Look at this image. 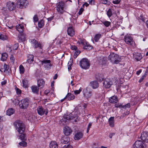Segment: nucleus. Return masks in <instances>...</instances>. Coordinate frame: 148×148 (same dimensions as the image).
Returning <instances> with one entry per match:
<instances>
[{"label": "nucleus", "instance_id": "49", "mask_svg": "<svg viewBox=\"0 0 148 148\" xmlns=\"http://www.w3.org/2000/svg\"><path fill=\"white\" fill-rule=\"evenodd\" d=\"M15 89L16 93L17 94L19 95L21 93V90H20L17 87H16V88Z\"/></svg>", "mask_w": 148, "mask_h": 148}, {"label": "nucleus", "instance_id": "51", "mask_svg": "<svg viewBox=\"0 0 148 148\" xmlns=\"http://www.w3.org/2000/svg\"><path fill=\"white\" fill-rule=\"evenodd\" d=\"M71 48L72 50H77V46L75 45H71Z\"/></svg>", "mask_w": 148, "mask_h": 148}, {"label": "nucleus", "instance_id": "40", "mask_svg": "<svg viewBox=\"0 0 148 148\" xmlns=\"http://www.w3.org/2000/svg\"><path fill=\"white\" fill-rule=\"evenodd\" d=\"M114 106L116 108H122L123 107V105H122V104H121V103H116Z\"/></svg>", "mask_w": 148, "mask_h": 148}, {"label": "nucleus", "instance_id": "43", "mask_svg": "<svg viewBox=\"0 0 148 148\" xmlns=\"http://www.w3.org/2000/svg\"><path fill=\"white\" fill-rule=\"evenodd\" d=\"M107 14L108 17H110L112 15L111 10L109 9L107 12Z\"/></svg>", "mask_w": 148, "mask_h": 148}, {"label": "nucleus", "instance_id": "24", "mask_svg": "<svg viewBox=\"0 0 148 148\" xmlns=\"http://www.w3.org/2000/svg\"><path fill=\"white\" fill-rule=\"evenodd\" d=\"M39 87L35 85L32 86L31 87V89L32 92L34 93L38 94L39 92Z\"/></svg>", "mask_w": 148, "mask_h": 148}, {"label": "nucleus", "instance_id": "34", "mask_svg": "<svg viewBox=\"0 0 148 148\" xmlns=\"http://www.w3.org/2000/svg\"><path fill=\"white\" fill-rule=\"evenodd\" d=\"M14 112V110L12 108H10L8 109L6 111V113L7 115L9 116H10Z\"/></svg>", "mask_w": 148, "mask_h": 148}, {"label": "nucleus", "instance_id": "57", "mask_svg": "<svg viewBox=\"0 0 148 148\" xmlns=\"http://www.w3.org/2000/svg\"><path fill=\"white\" fill-rule=\"evenodd\" d=\"M101 2L103 4H106L108 3V1L107 0H101Z\"/></svg>", "mask_w": 148, "mask_h": 148}, {"label": "nucleus", "instance_id": "55", "mask_svg": "<svg viewBox=\"0 0 148 148\" xmlns=\"http://www.w3.org/2000/svg\"><path fill=\"white\" fill-rule=\"evenodd\" d=\"M138 18L142 21L143 22H144L145 21V19L143 16L142 15H140L138 17Z\"/></svg>", "mask_w": 148, "mask_h": 148}, {"label": "nucleus", "instance_id": "36", "mask_svg": "<svg viewBox=\"0 0 148 148\" xmlns=\"http://www.w3.org/2000/svg\"><path fill=\"white\" fill-rule=\"evenodd\" d=\"M44 25V21L43 20H41L38 23V26L39 27L41 28Z\"/></svg>", "mask_w": 148, "mask_h": 148}, {"label": "nucleus", "instance_id": "50", "mask_svg": "<svg viewBox=\"0 0 148 148\" xmlns=\"http://www.w3.org/2000/svg\"><path fill=\"white\" fill-rule=\"evenodd\" d=\"M33 19L34 22H36L38 21V18L36 15H35L33 17Z\"/></svg>", "mask_w": 148, "mask_h": 148}, {"label": "nucleus", "instance_id": "35", "mask_svg": "<svg viewBox=\"0 0 148 148\" xmlns=\"http://www.w3.org/2000/svg\"><path fill=\"white\" fill-rule=\"evenodd\" d=\"M23 86L24 88H26L28 87V81L26 79H24L22 81Z\"/></svg>", "mask_w": 148, "mask_h": 148}, {"label": "nucleus", "instance_id": "3", "mask_svg": "<svg viewBox=\"0 0 148 148\" xmlns=\"http://www.w3.org/2000/svg\"><path fill=\"white\" fill-rule=\"evenodd\" d=\"M80 66L83 69H88L90 66L89 61L86 58L82 59L80 62Z\"/></svg>", "mask_w": 148, "mask_h": 148}, {"label": "nucleus", "instance_id": "27", "mask_svg": "<svg viewBox=\"0 0 148 148\" xmlns=\"http://www.w3.org/2000/svg\"><path fill=\"white\" fill-rule=\"evenodd\" d=\"M49 147L50 148H58V144L56 142L52 141L50 143Z\"/></svg>", "mask_w": 148, "mask_h": 148}, {"label": "nucleus", "instance_id": "37", "mask_svg": "<svg viewBox=\"0 0 148 148\" xmlns=\"http://www.w3.org/2000/svg\"><path fill=\"white\" fill-rule=\"evenodd\" d=\"M25 141H22L21 142L19 143V145L24 147H26L27 145V143Z\"/></svg>", "mask_w": 148, "mask_h": 148}, {"label": "nucleus", "instance_id": "1", "mask_svg": "<svg viewBox=\"0 0 148 148\" xmlns=\"http://www.w3.org/2000/svg\"><path fill=\"white\" fill-rule=\"evenodd\" d=\"M14 124L17 131L21 134L19 136V138L22 141H26L27 138L25 134L23 133L25 130L24 124L20 121H17L14 123Z\"/></svg>", "mask_w": 148, "mask_h": 148}, {"label": "nucleus", "instance_id": "4", "mask_svg": "<svg viewBox=\"0 0 148 148\" xmlns=\"http://www.w3.org/2000/svg\"><path fill=\"white\" fill-rule=\"evenodd\" d=\"M29 99L26 98L20 101L19 106L21 108L25 109L27 108L29 105Z\"/></svg>", "mask_w": 148, "mask_h": 148}, {"label": "nucleus", "instance_id": "52", "mask_svg": "<svg viewBox=\"0 0 148 148\" xmlns=\"http://www.w3.org/2000/svg\"><path fill=\"white\" fill-rule=\"evenodd\" d=\"M78 42L79 44H82L84 46L85 45V44L86 42H84L82 40H80V41H79Z\"/></svg>", "mask_w": 148, "mask_h": 148}, {"label": "nucleus", "instance_id": "9", "mask_svg": "<svg viewBox=\"0 0 148 148\" xmlns=\"http://www.w3.org/2000/svg\"><path fill=\"white\" fill-rule=\"evenodd\" d=\"M83 95L87 98H90L92 95V91L89 88L87 87L83 90Z\"/></svg>", "mask_w": 148, "mask_h": 148}, {"label": "nucleus", "instance_id": "11", "mask_svg": "<svg viewBox=\"0 0 148 148\" xmlns=\"http://www.w3.org/2000/svg\"><path fill=\"white\" fill-rule=\"evenodd\" d=\"M73 114V113H72L71 114L66 115V116H64V118L65 119H66V120H73L74 119H75V122H77V121L79 120V118L77 116V115H75L74 116H72Z\"/></svg>", "mask_w": 148, "mask_h": 148}, {"label": "nucleus", "instance_id": "59", "mask_svg": "<svg viewBox=\"0 0 148 148\" xmlns=\"http://www.w3.org/2000/svg\"><path fill=\"white\" fill-rule=\"evenodd\" d=\"M144 75H143L140 78L138 82L139 83H141L143 80L144 78Z\"/></svg>", "mask_w": 148, "mask_h": 148}, {"label": "nucleus", "instance_id": "62", "mask_svg": "<svg viewBox=\"0 0 148 148\" xmlns=\"http://www.w3.org/2000/svg\"><path fill=\"white\" fill-rule=\"evenodd\" d=\"M7 83V82L6 80H4V81L2 82H1V84L2 86H3L4 85H5Z\"/></svg>", "mask_w": 148, "mask_h": 148}, {"label": "nucleus", "instance_id": "18", "mask_svg": "<svg viewBox=\"0 0 148 148\" xmlns=\"http://www.w3.org/2000/svg\"><path fill=\"white\" fill-rule=\"evenodd\" d=\"M118 101V98L116 96L114 95L109 98V101L112 103H116Z\"/></svg>", "mask_w": 148, "mask_h": 148}, {"label": "nucleus", "instance_id": "15", "mask_svg": "<svg viewBox=\"0 0 148 148\" xmlns=\"http://www.w3.org/2000/svg\"><path fill=\"white\" fill-rule=\"evenodd\" d=\"M16 5L13 2L9 1L7 5V7L8 9L10 11L14 10L16 8Z\"/></svg>", "mask_w": 148, "mask_h": 148}, {"label": "nucleus", "instance_id": "6", "mask_svg": "<svg viewBox=\"0 0 148 148\" xmlns=\"http://www.w3.org/2000/svg\"><path fill=\"white\" fill-rule=\"evenodd\" d=\"M56 8L58 13L59 14H62L65 11L64 10V4L63 3L59 2L58 3Z\"/></svg>", "mask_w": 148, "mask_h": 148}, {"label": "nucleus", "instance_id": "12", "mask_svg": "<svg viewBox=\"0 0 148 148\" xmlns=\"http://www.w3.org/2000/svg\"><path fill=\"white\" fill-rule=\"evenodd\" d=\"M41 64L42 65H44L45 68L48 69L50 68L52 66V65L50 63L51 61L50 60H44L41 61Z\"/></svg>", "mask_w": 148, "mask_h": 148}, {"label": "nucleus", "instance_id": "25", "mask_svg": "<svg viewBox=\"0 0 148 148\" xmlns=\"http://www.w3.org/2000/svg\"><path fill=\"white\" fill-rule=\"evenodd\" d=\"M45 84V82L43 79H39L38 81V85L40 88H42Z\"/></svg>", "mask_w": 148, "mask_h": 148}, {"label": "nucleus", "instance_id": "8", "mask_svg": "<svg viewBox=\"0 0 148 148\" xmlns=\"http://www.w3.org/2000/svg\"><path fill=\"white\" fill-rule=\"evenodd\" d=\"M133 148H145V144L140 140L136 141L133 145Z\"/></svg>", "mask_w": 148, "mask_h": 148}, {"label": "nucleus", "instance_id": "10", "mask_svg": "<svg viewBox=\"0 0 148 148\" xmlns=\"http://www.w3.org/2000/svg\"><path fill=\"white\" fill-rule=\"evenodd\" d=\"M37 110L38 114L41 116L44 115V114L47 115L48 112V110L47 109H44L41 106H39L37 108Z\"/></svg>", "mask_w": 148, "mask_h": 148}, {"label": "nucleus", "instance_id": "39", "mask_svg": "<svg viewBox=\"0 0 148 148\" xmlns=\"http://www.w3.org/2000/svg\"><path fill=\"white\" fill-rule=\"evenodd\" d=\"M19 70L21 74H23L25 71L24 68L22 65H21L19 66Z\"/></svg>", "mask_w": 148, "mask_h": 148}, {"label": "nucleus", "instance_id": "53", "mask_svg": "<svg viewBox=\"0 0 148 148\" xmlns=\"http://www.w3.org/2000/svg\"><path fill=\"white\" fill-rule=\"evenodd\" d=\"M92 123H89L87 129V133H88V132L89 130H90V128L91 127L92 125Z\"/></svg>", "mask_w": 148, "mask_h": 148}, {"label": "nucleus", "instance_id": "21", "mask_svg": "<svg viewBox=\"0 0 148 148\" xmlns=\"http://www.w3.org/2000/svg\"><path fill=\"white\" fill-rule=\"evenodd\" d=\"M90 86L93 89L97 88L99 87V83L96 81H94L90 82Z\"/></svg>", "mask_w": 148, "mask_h": 148}, {"label": "nucleus", "instance_id": "64", "mask_svg": "<svg viewBox=\"0 0 148 148\" xmlns=\"http://www.w3.org/2000/svg\"><path fill=\"white\" fill-rule=\"evenodd\" d=\"M126 115V114H123L122 115H121L120 116V119H122L124 117H125V116Z\"/></svg>", "mask_w": 148, "mask_h": 148}, {"label": "nucleus", "instance_id": "48", "mask_svg": "<svg viewBox=\"0 0 148 148\" xmlns=\"http://www.w3.org/2000/svg\"><path fill=\"white\" fill-rule=\"evenodd\" d=\"M10 58L11 62L13 63H14V62L15 58L14 56L12 55H11Z\"/></svg>", "mask_w": 148, "mask_h": 148}, {"label": "nucleus", "instance_id": "56", "mask_svg": "<svg viewBox=\"0 0 148 148\" xmlns=\"http://www.w3.org/2000/svg\"><path fill=\"white\" fill-rule=\"evenodd\" d=\"M84 10V9L82 8H81L78 12V14L79 15H81Z\"/></svg>", "mask_w": 148, "mask_h": 148}, {"label": "nucleus", "instance_id": "46", "mask_svg": "<svg viewBox=\"0 0 148 148\" xmlns=\"http://www.w3.org/2000/svg\"><path fill=\"white\" fill-rule=\"evenodd\" d=\"M80 51H79L77 50L74 53V57L75 58H76L77 56L80 53Z\"/></svg>", "mask_w": 148, "mask_h": 148}, {"label": "nucleus", "instance_id": "29", "mask_svg": "<svg viewBox=\"0 0 148 148\" xmlns=\"http://www.w3.org/2000/svg\"><path fill=\"white\" fill-rule=\"evenodd\" d=\"M66 96H67V98L69 101L73 100L75 98V96L71 93H68Z\"/></svg>", "mask_w": 148, "mask_h": 148}, {"label": "nucleus", "instance_id": "2", "mask_svg": "<svg viewBox=\"0 0 148 148\" xmlns=\"http://www.w3.org/2000/svg\"><path fill=\"white\" fill-rule=\"evenodd\" d=\"M108 58L111 62L114 64H117L121 61V58L119 56L113 53H110Z\"/></svg>", "mask_w": 148, "mask_h": 148}, {"label": "nucleus", "instance_id": "31", "mask_svg": "<svg viewBox=\"0 0 148 148\" xmlns=\"http://www.w3.org/2000/svg\"><path fill=\"white\" fill-rule=\"evenodd\" d=\"M142 58V56L140 53H137L135 55V58L137 61H140Z\"/></svg>", "mask_w": 148, "mask_h": 148}, {"label": "nucleus", "instance_id": "20", "mask_svg": "<svg viewBox=\"0 0 148 148\" xmlns=\"http://www.w3.org/2000/svg\"><path fill=\"white\" fill-rule=\"evenodd\" d=\"M20 33L18 36V40L19 42L24 41L25 39V34L22 33Z\"/></svg>", "mask_w": 148, "mask_h": 148}, {"label": "nucleus", "instance_id": "17", "mask_svg": "<svg viewBox=\"0 0 148 148\" xmlns=\"http://www.w3.org/2000/svg\"><path fill=\"white\" fill-rule=\"evenodd\" d=\"M72 132V130L68 127H66L64 128V132L65 135L68 136L71 134Z\"/></svg>", "mask_w": 148, "mask_h": 148}, {"label": "nucleus", "instance_id": "58", "mask_svg": "<svg viewBox=\"0 0 148 148\" xmlns=\"http://www.w3.org/2000/svg\"><path fill=\"white\" fill-rule=\"evenodd\" d=\"M4 69L5 70H6L7 71L9 69V67L8 65L6 64H4Z\"/></svg>", "mask_w": 148, "mask_h": 148}, {"label": "nucleus", "instance_id": "45", "mask_svg": "<svg viewBox=\"0 0 148 148\" xmlns=\"http://www.w3.org/2000/svg\"><path fill=\"white\" fill-rule=\"evenodd\" d=\"M82 90V88H80L79 89V90H75L74 91V93L75 95H77L80 93L81 91Z\"/></svg>", "mask_w": 148, "mask_h": 148}, {"label": "nucleus", "instance_id": "38", "mask_svg": "<svg viewBox=\"0 0 148 148\" xmlns=\"http://www.w3.org/2000/svg\"><path fill=\"white\" fill-rule=\"evenodd\" d=\"M100 34H96L94 37V40L95 42H97L101 36Z\"/></svg>", "mask_w": 148, "mask_h": 148}, {"label": "nucleus", "instance_id": "61", "mask_svg": "<svg viewBox=\"0 0 148 148\" xmlns=\"http://www.w3.org/2000/svg\"><path fill=\"white\" fill-rule=\"evenodd\" d=\"M115 134L114 133H110L109 135V137L110 138H112V136H114Z\"/></svg>", "mask_w": 148, "mask_h": 148}, {"label": "nucleus", "instance_id": "14", "mask_svg": "<svg viewBox=\"0 0 148 148\" xmlns=\"http://www.w3.org/2000/svg\"><path fill=\"white\" fill-rule=\"evenodd\" d=\"M103 84L106 88H109L113 84V82L109 79H106L104 81Z\"/></svg>", "mask_w": 148, "mask_h": 148}, {"label": "nucleus", "instance_id": "60", "mask_svg": "<svg viewBox=\"0 0 148 148\" xmlns=\"http://www.w3.org/2000/svg\"><path fill=\"white\" fill-rule=\"evenodd\" d=\"M65 147L66 148H73V146L70 145H65Z\"/></svg>", "mask_w": 148, "mask_h": 148}, {"label": "nucleus", "instance_id": "54", "mask_svg": "<svg viewBox=\"0 0 148 148\" xmlns=\"http://www.w3.org/2000/svg\"><path fill=\"white\" fill-rule=\"evenodd\" d=\"M121 1V0H115L112 1V3L114 4H117L119 3Z\"/></svg>", "mask_w": 148, "mask_h": 148}, {"label": "nucleus", "instance_id": "16", "mask_svg": "<svg viewBox=\"0 0 148 148\" xmlns=\"http://www.w3.org/2000/svg\"><path fill=\"white\" fill-rule=\"evenodd\" d=\"M31 43L32 44V46L34 48H37L39 47L40 49H42V46L41 45L38 43V41L36 40L35 39H33L31 40Z\"/></svg>", "mask_w": 148, "mask_h": 148}, {"label": "nucleus", "instance_id": "47", "mask_svg": "<svg viewBox=\"0 0 148 148\" xmlns=\"http://www.w3.org/2000/svg\"><path fill=\"white\" fill-rule=\"evenodd\" d=\"M123 108L126 109L127 108H129L130 106V103H128L125 105H123Z\"/></svg>", "mask_w": 148, "mask_h": 148}, {"label": "nucleus", "instance_id": "30", "mask_svg": "<svg viewBox=\"0 0 148 148\" xmlns=\"http://www.w3.org/2000/svg\"><path fill=\"white\" fill-rule=\"evenodd\" d=\"M114 117H111L108 120L109 125L111 127H113L114 126Z\"/></svg>", "mask_w": 148, "mask_h": 148}, {"label": "nucleus", "instance_id": "28", "mask_svg": "<svg viewBox=\"0 0 148 148\" xmlns=\"http://www.w3.org/2000/svg\"><path fill=\"white\" fill-rule=\"evenodd\" d=\"M34 56L32 55L29 54L28 56V59L27 62L29 63H31L34 61Z\"/></svg>", "mask_w": 148, "mask_h": 148}, {"label": "nucleus", "instance_id": "23", "mask_svg": "<svg viewBox=\"0 0 148 148\" xmlns=\"http://www.w3.org/2000/svg\"><path fill=\"white\" fill-rule=\"evenodd\" d=\"M68 34L71 36H73L75 34V31L72 27H69L67 29Z\"/></svg>", "mask_w": 148, "mask_h": 148}, {"label": "nucleus", "instance_id": "5", "mask_svg": "<svg viewBox=\"0 0 148 148\" xmlns=\"http://www.w3.org/2000/svg\"><path fill=\"white\" fill-rule=\"evenodd\" d=\"M16 4L17 7L20 8H26L28 5L27 0H18L16 2Z\"/></svg>", "mask_w": 148, "mask_h": 148}, {"label": "nucleus", "instance_id": "32", "mask_svg": "<svg viewBox=\"0 0 148 148\" xmlns=\"http://www.w3.org/2000/svg\"><path fill=\"white\" fill-rule=\"evenodd\" d=\"M92 47L88 43L86 42L84 47V48L87 50H90L92 49Z\"/></svg>", "mask_w": 148, "mask_h": 148}, {"label": "nucleus", "instance_id": "22", "mask_svg": "<svg viewBox=\"0 0 148 148\" xmlns=\"http://www.w3.org/2000/svg\"><path fill=\"white\" fill-rule=\"evenodd\" d=\"M83 134L82 132H79L76 133L74 136V139L75 140H79L82 137Z\"/></svg>", "mask_w": 148, "mask_h": 148}, {"label": "nucleus", "instance_id": "63", "mask_svg": "<svg viewBox=\"0 0 148 148\" xmlns=\"http://www.w3.org/2000/svg\"><path fill=\"white\" fill-rule=\"evenodd\" d=\"M141 71L142 70L140 69L138 71H136V74L137 75H138L141 73Z\"/></svg>", "mask_w": 148, "mask_h": 148}, {"label": "nucleus", "instance_id": "44", "mask_svg": "<svg viewBox=\"0 0 148 148\" xmlns=\"http://www.w3.org/2000/svg\"><path fill=\"white\" fill-rule=\"evenodd\" d=\"M20 102V101H19L17 99H15L13 101V103L15 105H17L18 104H19V105Z\"/></svg>", "mask_w": 148, "mask_h": 148}, {"label": "nucleus", "instance_id": "7", "mask_svg": "<svg viewBox=\"0 0 148 148\" xmlns=\"http://www.w3.org/2000/svg\"><path fill=\"white\" fill-rule=\"evenodd\" d=\"M123 40L126 44L129 45H132L134 42L133 38L130 34L125 35Z\"/></svg>", "mask_w": 148, "mask_h": 148}, {"label": "nucleus", "instance_id": "42", "mask_svg": "<svg viewBox=\"0 0 148 148\" xmlns=\"http://www.w3.org/2000/svg\"><path fill=\"white\" fill-rule=\"evenodd\" d=\"M103 24L106 27H108L111 24V23L107 21H106L105 22H103Z\"/></svg>", "mask_w": 148, "mask_h": 148}, {"label": "nucleus", "instance_id": "13", "mask_svg": "<svg viewBox=\"0 0 148 148\" xmlns=\"http://www.w3.org/2000/svg\"><path fill=\"white\" fill-rule=\"evenodd\" d=\"M140 138L141 140L146 143H148V133L143 132L141 134Z\"/></svg>", "mask_w": 148, "mask_h": 148}, {"label": "nucleus", "instance_id": "26", "mask_svg": "<svg viewBox=\"0 0 148 148\" xmlns=\"http://www.w3.org/2000/svg\"><path fill=\"white\" fill-rule=\"evenodd\" d=\"M24 28L23 26L21 24H19L18 25H17L16 26V29L20 33H22L23 32Z\"/></svg>", "mask_w": 148, "mask_h": 148}, {"label": "nucleus", "instance_id": "33", "mask_svg": "<svg viewBox=\"0 0 148 148\" xmlns=\"http://www.w3.org/2000/svg\"><path fill=\"white\" fill-rule=\"evenodd\" d=\"M8 57V54L6 53H4L2 54L1 57V60L3 61H5Z\"/></svg>", "mask_w": 148, "mask_h": 148}, {"label": "nucleus", "instance_id": "19", "mask_svg": "<svg viewBox=\"0 0 148 148\" xmlns=\"http://www.w3.org/2000/svg\"><path fill=\"white\" fill-rule=\"evenodd\" d=\"M70 141V138L68 136L65 135L62 137L61 139V142L66 144L67 143Z\"/></svg>", "mask_w": 148, "mask_h": 148}, {"label": "nucleus", "instance_id": "41", "mask_svg": "<svg viewBox=\"0 0 148 148\" xmlns=\"http://www.w3.org/2000/svg\"><path fill=\"white\" fill-rule=\"evenodd\" d=\"M7 37L6 36L0 34V39L3 40H7Z\"/></svg>", "mask_w": 148, "mask_h": 148}]
</instances>
